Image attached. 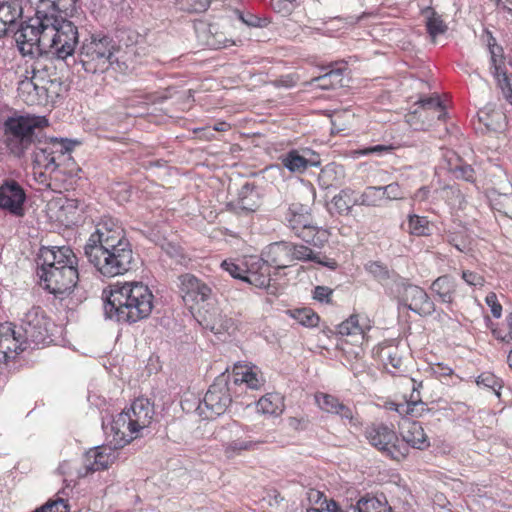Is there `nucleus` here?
<instances>
[{
	"label": "nucleus",
	"instance_id": "5",
	"mask_svg": "<svg viewBox=\"0 0 512 512\" xmlns=\"http://www.w3.org/2000/svg\"><path fill=\"white\" fill-rule=\"evenodd\" d=\"M65 13L49 14L47 31L44 33V44L48 53L58 60H63L67 65L76 64L74 56L76 45L79 43L77 26L70 20L62 17Z\"/></svg>",
	"mask_w": 512,
	"mask_h": 512
},
{
	"label": "nucleus",
	"instance_id": "22",
	"mask_svg": "<svg viewBox=\"0 0 512 512\" xmlns=\"http://www.w3.org/2000/svg\"><path fill=\"white\" fill-rule=\"evenodd\" d=\"M430 289L442 303L452 304L456 296L457 283L453 277L442 275L432 282Z\"/></svg>",
	"mask_w": 512,
	"mask_h": 512
},
{
	"label": "nucleus",
	"instance_id": "39",
	"mask_svg": "<svg viewBox=\"0 0 512 512\" xmlns=\"http://www.w3.org/2000/svg\"><path fill=\"white\" fill-rule=\"evenodd\" d=\"M408 231L414 236H429L431 234L430 222L425 216L410 214L408 216Z\"/></svg>",
	"mask_w": 512,
	"mask_h": 512
},
{
	"label": "nucleus",
	"instance_id": "27",
	"mask_svg": "<svg viewBox=\"0 0 512 512\" xmlns=\"http://www.w3.org/2000/svg\"><path fill=\"white\" fill-rule=\"evenodd\" d=\"M365 329V325L360 322V316L357 314L351 315L337 327V331L341 336L352 337V342L354 343H358L364 338Z\"/></svg>",
	"mask_w": 512,
	"mask_h": 512
},
{
	"label": "nucleus",
	"instance_id": "31",
	"mask_svg": "<svg viewBox=\"0 0 512 512\" xmlns=\"http://www.w3.org/2000/svg\"><path fill=\"white\" fill-rule=\"evenodd\" d=\"M257 407L264 414L278 416L284 410L283 398L278 393H268L259 399Z\"/></svg>",
	"mask_w": 512,
	"mask_h": 512
},
{
	"label": "nucleus",
	"instance_id": "26",
	"mask_svg": "<svg viewBox=\"0 0 512 512\" xmlns=\"http://www.w3.org/2000/svg\"><path fill=\"white\" fill-rule=\"evenodd\" d=\"M87 458H93V462L89 467L92 471L107 469L115 459L114 451L108 446H97L87 453Z\"/></svg>",
	"mask_w": 512,
	"mask_h": 512
},
{
	"label": "nucleus",
	"instance_id": "47",
	"mask_svg": "<svg viewBox=\"0 0 512 512\" xmlns=\"http://www.w3.org/2000/svg\"><path fill=\"white\" fill-rule=\"evenodd\" d=\"M448 169L457 179H463L468 182H473L475 179L474 169L471 167V165L465 163H449Z\"/></svg>",
	"mask_w": 512,
	"mask_h": 512
},
{
	"label": "nucleus",
	"instance_id": "59",
	"mask_svg": "<svg viewBox=\"0 0 512 512\" xmlns=\"http://www.w3.org/2000/svg\"><path fill=\"white\" fill-rule=\"evenodd\" d=\"M486 304L490 307L493 317L500 318L502 314V306L498 302L497 295L494 292H490L485 297Z\"/></svg>",
	"mask_w": 512,
	"mask_h": 512
},
{
	"label": "nucleus",
	"instance_id": "23",
	"mask_svg": "<svg viewBox=\"0 0 512 512\" xmlns=\"http://www.w3.org/2000/svg\"><path fill=\"white\" fill-rule=\"evenodd\" d=\"M260 193L253 183L246 182L238 192L236 207L246 213L254 212L260 206Z\"/></svg>",
	"mask_w": 512,
	"mask_h": 512
},
{
	"label": "nucleus",
	"instance_id": "58",
	"mask_svg": "<svg viewBox=\"0 0 512 512\" xmlns=\"http://www.w3.org/2000/svg\"><path fill=\"white\" fill-rule=\"evenodd\" d=\"M383 192V199L396 200L402 198V193L397 183H391L386 186H380Z\"/></svg>",
	"mask_w": 512,
	"mask_h": 512
},
{
	"label": "nucleus",
	"instance_id": "17",
	"mask_svg": "<svg viewBox=\"0 0 512 512\" xmlns=\"http://www.w3.org/2000/svg\"><path fill=\"white\" fill-rule=\"evenodd\" d=\"M399 433L402 437L399 444L407 445L408 449L412 447L424 450L430 446L429 439L420 422L403 419L399 424Z\"/></svg>",
	"mask_w": 512,
	"mask_h": 512
},
{
	"label": "nucleus",
	"instance_id": "48",
	"mask_svg": "<svg viewBox=\"0 0 512 512\" xmlns=\"http://www.w3.org/2000/svg\"><path fill=\"white\" fill-rule=\"evenodd\" d=\"M221 267L229 273L233 278L240 279L243 281L245 278V270L246 269V257L239 263H236L232 260H224L221 263Z\"/></svg>",
	"mask_w": 512,
	"mask_h": 512
},
{
	"label": "nucleus",
	"instance_id": "45",
	"mask_svg": "<svg viewBox=\"0 0 512 512\" xmlns=\"http://www.w3.org/2000/svg\"><path fill=\"white\" fill-rule=\"evenodd\" d=\"M206 322L205 327L210 329L215 334H219L222 332H229L232 329L234 323L231 318H227L226 316L218 315L213 319H204Z\"/></svg>",
	"mask_w": 512,
	"mask_h": 512
},
{
	"label": "nucleus",
	"instance_id": "16",
	"mask_svg": "<svg viewBox=\"0 0 512 512\" xmlns=\"http://www.w3.org/2000/svg\"><path fill=\"white\" fill-rule=\"evenodd\" d=\"M245 278L243 281L258 288H268L271 282L269 265L259 256L246 257Z\"/></svg>",
	"mask_w": 512,
	"mask_h": 512
},
{
	"label": "nucleus",
	"instance_id": "50",
	"mask_svg": "<svg viewBox=\"0 0 512 512\" xmlns=\"http://www.w3.org/2000/svg\"><path fill=\"white\" fill-rule=\"evenodd\" d=\"M36 83H38L41 86H45V88H47V89L49 88V91H47V92L52 97V99L59 96L60 91H61V86H62V82H61L60 78H58L56 76L55 77L48 76V77H44V78L38 76L36 78Z\"/></svg>",
	"mask_w": 512,
	"mask_h": 512
},
{
	"label": "nucleus",
	"instance_id": "37",
	"mask_svg": "<svg viewBox=\"0 0 512 512\" xmlns=\"http://www.w3.org/2000/svg\"><path fill=\"white\" fill-rule=\"evenodd\" d=\"M267 440H234L228 442L225 445V454L228 457H232L236 454H240L242 451H251L258 449L262 444L266 443Z\"/></svg>",
	"mask_w": 512,
	"mask_h": 512
},
{
	"label": "nucleus",
	"instance_id": "7",
	"mask_svg": "<svg viewBox=\"0 0 512 512\" xmlns=\"http://www.w3.org/2000/svg\"><path fill=\"white\" fill-rule=\"evenodd\" d=\"M114 50L115 45L110 37L91 35L82 42L76 61L87 73H104L114 63Z\"/></svg>",
	"mask_w": 512,
	"mask_h": 512
},
{
	"label": "nucleus",
	"instance_id": "21",
	"mask_svg": "<svg viewBox=\"0 0 512 512\" xmlns=\"http://www.w3.org/2000/svg\"><path fill=\"white\" fill-rule=\"evenodd\" d=\"M21 0H0V34L22 17Z\"/></svg>",
	"mask_w": 512,
	"mask_h": 512
},
{
	"label": "nucleus",
	"instance_id": "33",
	"mask_svg": "<svg viewBox=\"0 0 512 512\" xmlns=\"http://www.w3.org/2000/svg\"><path fill=\"white\" fill-rule=\"evenodd\" d=\"M34 163L37 166L52 172L55 171L60 165V163H56V158L50 154V150L42 142L38 144L34 150Z\"/></svg>",
	"mask_w": 512,
	"mask_h": 512
},
{
	"label": "nucleus",
	"instance_id": "25",
	"mask_svg": "<svg viewBox=\"0 0 512 512\" xmlns=\"http://www.w3.org/2000/svg\"><path fill=\"white\" fill-rule=\"evenodd\" d=\"M493 43L489 42V50L491 54V71L493 76L496 78L498 87L501 89L502 94L506 100L512 98V88L510 79L505 71H502L501 67L497 64L496 52H495V39L491 37Z\"/></svg>",
	"mask_w": 512,
	"mask_h": 512
},
{
	"label": "nucleus",
	"instance_id": "40",
	"mask_svg": "<svg viewBox=\"0 0 512 512\" xmlns=\"http://www.w3.org/2000/svg\"><path fill=\"white\" fill-rule=\"evenodd\" d=\"M383 200V192L380 186H368L362 193H358V205L376 207Z\"/></svg>",
	"mask_w": 512,
	"mask_h": 512
},
{
	"label": "nucleus",
	"instance_id": "24",
	"mask_svg": "<svg viewBox=\"0 0 512 512\" xmlns=\"http://www.w3.org/2000/svg\"><path fill=\"white\" fill-rule=\"evenodd\" d=\"M288 227L293 231L305 228L309 222H312V216L309 208L301 203H292L285 215Z\"/></svg>",
	"mask_w": 512,
	"mask_h": 512
},
{
	"label": "nucleus",
	"instance_id": "41",
	"mask_svg": "<svg viewBox=\"0 0 512 512\" xmlns=\"http://www.w3.org/2000/svg\"><path fill=\"white\" fill-rule=\"evenodd\" d=\"M289 248L291 249L289 256L291 258V262L293 261H313L316 263H321L317 254L313 252V250L302 244H295L289 242Z\"/></svg>",
	"mask_w": 512,
	"mask_h": 512
},
{
	"label": "nucleus",
	"instance_id": "60",
	"mask_svg": "<svg viewBox=\"0 0 512 512\" xmlns=\"http://www.w3.org/2000/svg\"><path fill=\"white\" fill-rule=\"evenodd\" d=\"M41 510L43 512H69L67 504L61 498L47 502L45 505L41 506Z\"/></svg>",
	"mask_w": 512,
	"mask_h": 512
},
{
	"label": "nucleus",
	"instance_id": "54",
	"mask_svg": "<svg viewBox=\"0 0 512 512\" xmlns=\"http://www.w3.org/2000/svg\"><path fill=\"white\" fill-rule=\"evenodd\" d=\"M427 30L429 34L435 38L436 36L445 33L447 26L439 16L433 13V15L427 20Z\"/></svg>",
	"mask_w": 512,
	"mask_h": 512
},
{
	"label": "nucleus",
	"instance_id": "43",
	"mask_svg": "<svg viewBox=\"0 0 512 512\" xmlns=\"http://www.w3.org/2000/svg\"><path fill=\"white\" fill-rule=\"evenodd\" d=\"M18 95L27 105H36L37 93L35 91V84L32 77L26 76L18 83Z\"/></svg>",
	"mask_w": 512,
	"mask_h": 512
},
{
	"label": "nucleus",
	"instance_id": "13",
	"mask_svg": "<svg viewBox=\"0 0 512 512\" xmlns=\"http://www.w3.org/2000/svg\"><path fill=\"white\" fill-rule=\"evenodd\" d=\"M401 301L407 308L420 316H429L435 311V304L424 289L406 283L404 279L398 284Z\"/></svg>",
	"mask_w": 512,
	"mask_h": 512
},
{
	"label": "nucleus",
	"instance_id": "51",
	"mask_svg": "<svg viewBox=\"0 0 512 512\" xmlns=\"http://www.w3.org/2000/svg\"><path fill=\"white\" fill-rule=\"evenodd\" d=\"M477 384L491 389L497 396H500L502 388L501 380L492 373H482L477 378Z\"/></svg>",
	"mask_w": 512,
	"mask_h": 512
},
{
	"label": "nucleus",
	"instance_id": "1",
	"mask_svg": "<svg viewBox=\"0 0 512 512\" xmlns=\"http://www.w3.org/2000/svg\"><path fill=\"white\" fill-rule=\"evenodd\" d=\"M84 254L100 275L107 278L124 275L134 264L131 244L112 220L96 226L84 246Z\"/></svg>",
	"mask_w": 512,
	"mask_h": 512
},
{
	"label": "nucleus",
	"instance_id": "38",
	"mask_svg": "<svg viewBox=\"0 0 512 512\" xmlns=\"http://www.w3.org/2000/svg\"><path fill=\"white\" fill-rule=\"evenodd\" d=\"M44 144L50 150V154L56 158V163H59L65 154L72 151L75 142L63 138H51L48 141H45Z\"/></svg>",
	"mask_w": 512,
	"mask_h": 512
},
{
	"label": "nucleus",
	"instance_id": "8",
	"mask_svg": "<svg viewBox=\"0 0 512 512\" xmlns=\"http://www.w3.org/2000/svg\"><path fill=\"white\" fill-rule=\"evenodd\" d=\"M53 323L40 307H33L21 318L20 333L29 348L45 345L52 341L51 328Z\"/></svg>",
	"mask_w": 512,
	"mask_h": 512
},
{
	"label": "nucleus",
	"instance_id": "62",
	"mask_svg": "<svg viewBox=\"0 0 512 512\" xmlns=\"http://www.w3.org/2000/svg\"><path fill=\"white\" fill-rule=\"evenodd\" d=\"M164 251L166 252V254L172 258V259H175L177 263H180L182 264L183 263V260H184V254L182 252V249L175 245V244H172V243H167L164 247H163Z\"/></svg>",
	"mask_w": 512,
	"mask_h": 512
},
{
	"label": "nucleus",
	"instance_id": "20",
	"mask_svg": "<svg viewBox=\"0 0 512 512\" xmlns=\"http://www.w3.org/2000/svg\"><path fill=\"white\" fill-rule=\"evenodd\" d=\"M43 263L40 268L56 267L55 262L68 261L69 264H78V259L72 249L67 246L47 247L41 250Z\"/></svg>",
	"mask_w": 512,
	"mask_h": 512
},
{
	"label": "nucleus",
	"instance_id": "30",
	"mask_svg": "<svg viewBox=\"0 0 512 512\" xmlns=\"http://www.w3.org/2000/svg\"><path fill=\"white\" fill-rule=\"evenodd\" d=\"M478 118L488 131L498 132L504 127L505 116L499 110L486 107L478 112Z\"/></svg>",
	"mask_w": 512,
	"mask_h": 512
},
{
	"label": "nucleus",
	"instance_id": "36",
	"mask_svg": "<svg viewBox=\"0 0 512 512\" xmlns=\"http://www.w3.org/2000/svg\"><path fill=\"white\" fill-rule=\"evenodd\" d=\"M51 57V53L48 52H43L41 56L31 57L34 59L31 65L32 78L36 79L38 76L43 78L52 76L50 72L55 68L50 61Z\"/></svg>",
	"mask_w": 512,
	"mask_h": 512
},
{
	"label": "nucleus",
	"instance_id": "32",
	"mask_svg": "<svg viewBox=\"0 0 512 512\" xmlns=\"http://www.w3.org/2000/svg\"><path fill=\"white\" fill-rule=\"evenodd\" d=\"M343 172V167L335 163L325 165L318 175V183L320 187L328 189L336 185L343 177Z\"/></svg>",
	"mask_w": 512,
	"mask_h": 512
},
{
	"label": "nucleus",
	"instance_id": "52",
	"mask_svg": "<svg viewBox=\"0 0 512 512\" xmlns=\"http://www.w3.org/2000/svg\"><path fill=\"white\" fill-rule=\"evenodd\" d=\"M318 232V227L315 226L312 222H309L305 228H300L299 230L295 231L294 234L306 243L315 245Z\"/></svg>",
	"mask_w": 512,
	"mask_h": 512
},
{
	"label": "nucleus",
	"instance_id": "15",
	"mask_svg": "<svg viewBox=\"0 0 512 512\" xmlns=\"http://www.w3.org/2000/svg\"><path fill=\"white\" fill-rule=\"evenodd\" d=\"M0 349L8 361L16 358L17 355L29 349V346L17 328L11 322L0 324Z\"/></svg>",
	"mask_w": 512,
	"mask_h": 512
},
{
	"label": "nucleus",
	"instance_id": "35",
	"mask_svg": "<svg viewBox=\"0 0 512 512\" xmlns=\"http://www.w3.org/2000/svg\"><path fill=\"white\" fill-rule=\"evenodd\" d=\"M265 380L261 374L252 368H246L241 373H237L233 379L235 385L246 384L248 388L258 390L262 387Z\"/></svg>",
	"mask_w": 512,
	"mask_h": 512
},
{
	"label": "nucleus",
	"instance_id": "11",
	"mask_svg": "<svg viewBox=\"0 0 512 512\" xmlns=\"http://www.w3.org/2000/svg\"><path fill=\"white\" fill-rule=\"evenodd\" d=\"M38 275L44 288L59 297L70 294L79 280L78 269L74 266L40 268Z\"/></svg>",
	"mask_w": 512,
	"mask_h": 512
},
{
	"label": "nucleus",
	"instance_id": "42",
	"mask_svg": "<svg viewBox=\"0 0 512 512\" xmlns=\"http://www.w3.org/2000/svg\"><path fill=\"white\" fill-rule=\"evenodd\" d=\"M413 383L412 393L410 395V416L411 417H421L425 412H429V408L427 404L421 400L419 389L422 387V383L416 384L414 379H411Z\"/></svg>",
	"mask_w": 512,
	"mask_h": 512
},
{
	"label": "nucleus",
	"instance_id": "28",
	"mask_svg": "<svg viewBox=\"0 0 512 512\" xmlns=\"http://www.w3.org/2000/svg\"><path fill=\"white\" fill-rule=\"evenodd\" d=\"M332 203L339 214L348 215L358 205V192L349 187L344 188L333 197Z\"/></svg>",
	"mask_w": 512,
	"mask_h": 512
},
{
	"label": "nucleus",
	"instance_id": "49",
	"mask_svg": "<svg viewBox=\"0 0 512 512\" xmlns=\"http://www.w3.org/2000/svg\"><path fill=\"white\" fill-rule=\"evenodd\" d=\"M36 83H38L41 86H45V88H47V89L49 88V91H47V92L52 97V99L59 96L60 91H61V86H62V82H61L60 78H58L56 76L55 77L48 76V77H44V78L38 76L36 78Z\"/></svg>",
	"mask_w": 512,
	"mask_h": 512
},
{
	"label": "nucleus",
	"instance_id": "6",
	"mask_svg": "<svg viewBox=\"0 0 512 512\" xmlns=\"http://www.w3.org/2000/svg\"><path fill=\"white\" fill-rule=\"evenodd\" d=\"M154 414V405L149 399L136 398L130 408L118 414L113 420L111 429L114 433L115 445L123 447L141 436V431L149 427Z\"/></svg>",
	"mask_w": 512,
	"mask_h": 512
},
{
	"label": "nucleus",
	"instance_id": "57",
	"mask_svg": "<svg viewBox=\"0 0 512 512\" xmlns=\"http://www.w3.org/2000/svg\"><path fill=\"white\" fill-rule=\"evenodd\" d=\"M335 407L336 408L333 409L334 411H332L331 414H335V415L339 416L342 420H348L349 422L353 421L354 413H353V410L351 407H349L348 405H345L340 400L335 405Z\"/></svg>",
	"mask_w": 512,
	"mask_h": 512
},
{
	"label": "nucleus",
	"instance_id": "4",
	"mask_svg": "<svg viewBox=\"0 0 512 512\" xmlns=\"http://www.w3.org/2000/svg\"><path fill=\"white\" fill-rule=\"evenodd\" d=\"M45 116L14 114L2 123L3 143L15 157H22L32 145L40 144V131L48 127Z\"/></svg>",
	"mask_w": 512,
	"mask_h": 512
},
{
	"label": "nucleus",
	"instance_id": "53",
	"mask_svg": "<svg viewBox=\"0 0 512 512\" xmlns=\"http://www.w3.org/2000/svg\"><path fill=\"white\" fill-rule=\"evenodd\" d=\"M315 400L321 410L327 413H331L335 409V405L338 403L339 399L333 395L326 393L316 394Z\"/></svg>",
	"mask_w": 512,
	"mask_h": 512
},
{
	"label": "nucleus",
	"instance_id": "2",
	"mask_svg": "<svg viewBox=\"0 0 512 512\" xmlns=\"http://www.w3.org/2000/svg\"><path fill=\"white\" fill-rule=\"evenodd\" d=\"M153 301L152 291L142 282L116 283L106 297L104 314L118 323L133 324L150 316Z\"/></svg>",
	"mask_w": 512,
	"mask_h": 512
},
{
	"label": "nucleus",
	"instance_id": "44",
	"mask_svg": "<svg viewBox=\"0 0 512 512\" xmlns=\"http://www.w3.org/2000/svg\"><path fill=\"white\" fill-rule=\"evenodd\" d=\"M365 269L380 283L387 281L392 276L388 267L380 261H369L365 265Z\"/></svg>",
	"mask_w": 512,
	"mask_h": 512
},
{
	"label": "nucleus",
	"instance_id": "9",
	"mask_svg": "<svg viewBox=\"0 0 512 512\" xmlns=\"http://www.w3.org/2000/svg\"><path fill=\"white\" fill-rule=\"evenodd\" d=\"M230 378L229 374L219 375L199 403L198 409L201 413H206L207 418L224 414L232 403Z\"/></svg>",
	"mask_w": 512,
	"mask_h": 512
},
{
	"label": "nucleus",
	"instance_id": "55",
	"mask_svg": "<svg viewBox=\"0 0 512 512\" xmlns=\"http://www.w3.org/2000/svg\"><path fill=\"white\" fill-rule=\"evenodd\" d=\"M416 108L412 112L406 115V122L413 127L415 130H426L431 126V120L425 122V120H421L420 112Z\"/></svg>",
	"mask_w": 512,
	"mask_h": 512
},
{
	"label": "nucleus",
	"instance_id": "29",
	"mask_svg": "<svg viewBox=\"0 0 512 512\" xmlns=\"http://www.w3.org/2000/svg\"><path fill=\"white\" fill-rule=\"evenodd\" d=\"M283 167L292 173H303L307 169L306 155L302 151L292 149L280 156Z\"/></svg>",
	"mask_w": 512,
	"mask_h": 512
},
{
	"label": "nucleus",
	"instance_id": "10",
	"mask_svg": "<svg viewBox=\"0 0 512 512\" xmlns=\"http://www.w3.org/2000/svg\"><path fill=\"white\" fill-rule=\"evenodd\" d=\"M365 435L372 446L393 460L401 461L408 455L407 445L399 444L396 432L384 424L370 425Z\"/></svg>",
	"mask_w": 512,
	"mask_h": 512
},
{
	"label": "nucleus",
	"instance_id": "46",
	"mask_svg": "<svg viewBox=\"0 0 512 512\" xmlns=\"http://www.w3.org/2000/svg\"><path fill=\"white\" fill-rule=\"evenodd\" d=\"M292 316L303 326L315 327L319 323V316L309 308L297 309Z\"/></svg>",
	"mask_w": 512,
	"mask_h": 512
},
{
	"label": "nucleus",
	"instance_id": "61",
	"mask_svg": "<svg viewBox=\"0 0 512 512\" xmlns=\"http://www.w3.org/2000/svg\"><path fill=\"white\" fill-rule=\"evenodd\" d=\"M333 290L327 286H316L314 288L313 298L319 302L329 303Z\"/></svg>",
	"mask_w": 512,
	"mask_h": 512
},
{
	"label": "nucleus",
	"instance_id": "34",
	"mask_svg": "<svg viewBox=\"0 0 512 512\" xmlns=\"http://www.w3.org/2000/svg\"><path fill=\"white\" fill-rule=\"evenodd\" d=\"M416 105L420 112V117L429 112L437 113L438 120H444L446 117L445 107L438 97H428L420 99Z\"/></svg>",
	"mask_w": 512,
	"mask_h": 512
},
{
	"label": "nucleus",
	"instance_id": "56",
	"mask_svg": "<svg viewBox=\"0 0 512 512\" xmlns=\"http://www.w3.org/2000/svg\"><path fill=\"white\" fill-rule=\"evenodd\" d=\"M346 70L347 69L345 67H337V68H332L327 72V74L333 84V89L346 86V83L344 80V73L346 72Z\"/></svg>",
	"mask_w": 512,
	"mask_h": 512
},
{
	"label": "nucleus",
	"instance_id": "3",
	"mask_svg": "<svg viewBox=\"0 0 512 512\" xmlns=\"http://www.w3.org/2000/svg\"><path fill=\"white\" fill-rule=\"evenodd\" d=\"M35 7L36 17L28 23L23 22L15 32V41L22 56H41L47 51L44 33L47 31L49 14L65 13L71 16L78 0H28Z\"/></svg>",
	"mask_w": 512,
	"mask_h": 512
},
{
	"label": "nucleus",
	"instance_id": "64",
	"mask_svg": "<svg viewBox=\"0 0 512 512\" xmlns=\"http://www.w3.org/2000/svg\"><path fill=\"white\" fill-rule=\"evenodd\" d=\"M462 279L470 286H482L484 284V278L472 271H463Z\"/></svg>",
	"mask_w": 512,
	"mask_h": 512
},
{
	"label": "nucleus",
	"instance_id": "18",
	"mask_svg": "<svg viewBox=\"0 0 512 512\" xmlns=\"http://www.w3.org/2000/svg\"><path fill=\"white\" fill-rule=\"evenodd\" d=\"M373 354L377 356L391 374H396L401 370L403 365L402 354L393 342L379 344L373 349Z\"/></svg>",
	"mask_w": 512,
	"mask_h": 512
},
{
	"label": "nucleus",
	"instance_id": "12",
	"mask_svg": "<svg viewBox=\"0 0 512 512\" xmlns=\"http://www.w3.org/2000/svg\"><path fill=\"white\" fill-rule=\"evenodd\" d=\"M175 285L179 296L182 298L185 305L190 308L208 301L212 295V289L191 273H184L177 276Z\"/></svg>",
	"mask_w": 512,
	"mask_h": 512
},
{
	"label": "nucleus",
	"instance_id": "14",
	"mask_svg": "<svg viewBox=\"0 0 512 512\" xmlns=\"http://www.w3.org/2000/svg\"><path fill=\"white\" fill-rule=\"evenodd\" d=\"M25 201V191L15 180H5L0 185V209L16 217H23Z\"/></svg>",
	"mask_w": 512,
	"mask_h": 512
},
{
	"label": "nucleus",
	"instance_id": "19",
	"mask_svg": "<svg viewBox=\"0 0 512 512\" xmlns=\"http://www.w3.org/2000/svg\"><path fill=\"white\" fill-rule=\"evenodd\" d=\"M291 249L289 242L280 241L269 244L262 252L261 257L269 265L276 270L284 269L291 263L289 256Z\"/></svg>",
	"mask_w": 512,
	"mask_h": 512
},
{
	"label": "nucleus",
	"instance_id": "63",
	"mask_svg": "<svg viewBox=\"0 0 512 512\" xmlns=\"http://www.w3.org/2000/svg\"><path fill=\"white\" fill-rule=\"evenodd\" d=\"M310 84L322 90L333 89V84L327 72L323 75L312 78Z\"/></svg>",
	"mask_w": 512,
	"mask_h": 512
}]
</instances>
